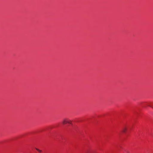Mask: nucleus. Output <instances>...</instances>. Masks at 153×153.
<instances>
[{"instance_id":"obj_1","label":"nucleus","mask_w":153,"mask_h":153,"mask_svg":"<svg viewBox=\"0 0 153 153\" xmlns=\"http://www.w3.org/2000/svg\"><path fill=\"white\" fill-rule=\"evenodd\" d=\"M67 123L71 124V121L70 120L65 119L62 122V123L64 124H66Z\"/></svg>"},{"instance_id":"obj_3","label":"nucleus","mask_w":153,"mask_h":153,"mask_svg":"<svg viewBox=\"0 0 153 153\" xmlns=\"http://www.w3.org/2000/svg\"><path fill=\"white\" fill-rule=\"evenodd\" d=\"M36 149L38 152H42V151L41 150H40L39 149H37V148H36Z\"/></svg>"},{"instance_id":"obj_4","label":"nucleus","mask_w":153,"mask_h":153,"mask_svg":"<svg viewBox=\"0 0 153 153\" xmlns=\"http://www.w3.org/2000/svg\"><path fill=\"white\" fill-rule=\"evenodd\" d=\"M149 106L153 108V104L149 105Z\"/></svg>"},{"instance_id":"obj_2","label":"nucleus","mask_w":153,"mask_h":153,"mask_svg":"<svg viewBox=\"0 0 153 153\" xmlns=\"http://www.w3.org/2000/svg\"><path fill=\"white\" fill-rule=\"evenodd\" d=\"M127 129V128L126 127H124L122 129V131L123 132H125Z\"/></svg>"},{"instance_id":"obj_5","label":"nucleus","mask_w":153,"mask_h":153,"mask_svg":"<svg viewBox=\"0 0 153 153\" xmlns=\"http://www.w3.org/2000/svg\"><path fill=\"white\" fill-rule=\"evenodd\" d=\"M128 152V153H129V152Z\"/></svg>"}]
</instances>
